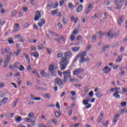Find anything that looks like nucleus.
Listing matches in <instances>:
<instances>
[{
  "label": "nucleus",
  "mask_w": 127,
  "mask_h": 127,
  "mask_svg": "<svg viewBox=\"0 0 127 127\" xmlns=\"http://www.w3.org/2000/svg\"><path fill=\"white\" fill-rule=\"evenodd\" d=\"M81 60H80V62L81 63H84V62H86V59H85V58H81Z\"/></svg>",
  "instance_id": "obj_57"
},
{
  "label": "nucleus",
  "mask_w": 127,
  "mask_h": 127,
  "mask_svg": "<svg viewBox=\"0 0 127 127\" xmlns=\"http://www.w3.org/2000/svg\"><path fill=\"white\" fill-rule=\"evenodd\" d=\"M64 57L67 58V57H70V56H71L72 55V53L70 51L66 52L64 54Z\"/></svg>",
  "instance_id": "obj_17"
},
{
  "label": "nucleus",
  "mask_w": 127,
  "mask_h": 127,
  "mask_svg": "<svg viewBox=\"0 0 127 127\" xmlns=\"http://www.w3.org/2000/svg\"><path fill=\"white\" fill-rule=\"evenodd\" d=\"M32 73H33V74H34L35 76H36L38 78H39V74L37 73V71H36V69H34L33 70H32Z\"/></svg>",
  "instance_id": "obj_30"
},
{
  "label": "nucleus",
  "mask_w": 127,
  "mask_h": 127,
  "mask_svg": "<svg viewBox=\"0 0 127 127\" xmlns=\"http://www.w3.org/2000/svg\"><path fill=\"white\" fill-rule=\"evenodd\" d=\"M107 48H110V45H107L103 46L102 49V51L103 52H106V49H107Z\"/></svg>",
  "instance_id": "obj_29"
},
{
  "label": "nucleus",
  "mask_w": 127,
  "mask_h": 127,
  "mask_svg": "<svg viewBox=\"0 0 127 127\" xmlns=\"http://www.w3.org/2000/svg\"><path fill=\"white\" fill-rule=\"evenodd\" d=\"M119 33H120L119 30L116 32L115 33L113 34L112 33V32L109 31L107 34V37H111V38L113 37H117L119 36Z\"/></svg>",
  "instance_id": "obj_4"
},
{
  "label": "nucleus",
  "mask_w": 127,
  "mask_h": 127,
  "mask_svg": "<svg viewBox=\"0 0 127 127\" xmlns=\"http://www.w3.org/2000/svg\"><path fill=\"white\" fill-rule=\"evenodd\" d=\"M27 86H32V82L27 81L26 82Z\"/></svg>",
  "instance_id": "obj_56"
},
{
  "label": "nucleus",
  "mask_w": 127,
  "mask_h": 127,
  "mask_svg": "<svg viewBox=\"0 0 127 127\" xmlns=\"http://www.w3.org/2000/svg\"><path fill=\"white\" fill-rule=\"evenodd\" d=\"M95 96H96L97 98H101L103 96V94H102L101 91H99L95 93Z\"/></svg>",
  "instance_id": "obj_20"
},
{
  "label": "nucleus",
  "mask_w": 127,
  "mask_h": 127,
  "mask_svg": "<svg viewBox=\"0 0 127 127\" xmlns=\"http://www.w3.org/2000/svg\"><path fill=\"white\" fill-rule=\"evenodd\" d=\"M64 75V83L67 82V79L71 77V70H67L63 72Z\"/></svg>",
  "instance_id": "obj_2"
},
{
  "label": "nucleus",
  "mask_w": 127,
  "mask_h": 127,
  "mask_svg": "<svg viewBox=\"0 0 127 127\" xmlns=\"http://www.w3.org/2000/svg\"><path fill=\"white\" fill-rule=\"evenodd\" d=\"M82 39H83V38H82L81 36H78L76 38V40H78L79 41H80V40H82Z\"/></svg>",
  "instance_id": "obj_48"
},
{
  "label": "nucleus",
  "mask_w": 127,
  "mask_h": 127,
  "mask_svg": "<svg viewBox=\"0 0 127 127\" xmlns=\"http://www.w3.org/2000/svg\"><path fill=\"white\" fill-rule=\"evenodd\" d=\"M18 100L17 99H16V101L14 102L13 107L14 108L15 107H16V105L17 104Z\"/></svg>",
  "instance_id": "obj_53"
},
{
  "label": "nucleus",
  "mask_w": 127,
  "mask_h": 127,
  "mask_svg": "<svg viewBox=\"0 0 127 127\" xmlns=\"http://www.w3.org/2000/svg\"><path fill=\"white\" fill-rule=\"evenodd\" d=\"M82 9H83V5L80 4L77 8V12H81L82 11Z\"/></svg>",
  "instance_id": "obj_23"
},
{
  "label": "nucleus",
  "mask_w": 127,
  "mask_h": 127,
  "mask_svg": "<svg viewBox=\"0 0 127 127\" xmlns=\"http://www.w3.org/2000/svg\"><path fill=\"white\" fill-rule=\"evenodd\" d=\"M79 50H80V47H75L72 49V51H73L74 52H77L79 51Z\"/></svg>",
  "instance_id": "obj_33"
},
{
  "label": "nucleus",
  "mask_w": 127,
  "mask_h": 127,
  "mask_svg": "<svg viewBox=\"0 0 127 127\" xmlns=\"http://www.w3.org/2000/svg\"><path fill=\"white\" fill-rule=\"evenodd\" d=\"M79 58V55H77L75 58L74 59V60L73 61V63H76V62L78 60V59Z\"/></svg>",
  "instance_id": "obj_42"
},
{
  "label": "nucleus",
  "mask_w": 127,
  "mask_h": 127,
  "mask_svg": "<svg viewBox=\"0 0 127 127\" xmlns=\"http://www.w3.org/2000/svg\"><path fill=\"white\" fill-rule=\"evenodd\" d=\"M42 96L44 98H47V99H49L51 97V95L49 93L48 94H44L42 95Z\"/></svg>",
  "instance_id": "obj_31"
},
{
  "label": "nucleus",
  "mask_w": 127,
  "mask_h": 127,
  "mask_svg": "<svg viewBox=\"0 0 127 127\" xmlns=\"http://www.w3.org/2000/svg\"><path fill=\"white\" fill-rule=\"evenodd\" d=\"M20 51H21V50H20V49H18L16 52H14L13 54L17 57L18 56V54L20 53Z\"/></svg>",
  "instance_id": "obj_37"
},
{
  "label": "nucleus",
  "mask_w": 127,
  "mask_h": 127,
  "mask_svg": "<svg viewBox=\"0 0 127 127\" xmlns=\"http://www.w3.org/2000/svg\"><path fill=\"white\" fill-rule=\"evenodd\" d=\"M64 1H65V0H61L60 1V6H62V5H63V4H64Z\"/></svg>",
  "instance_id": "obj_50"
},
{
  "label": "nucleus",
  "mask_w": 127,
  "mask_h": 127,
  "mask_svg": "<svg viewBox=\"0 0 127 127\" xmlns=\"http://www.w3.org/2000/svg\"><path fill=\"white\" fill-rule=\"evenodd\" d=\"M8 42L9 44H13V43H14V41L10 39L8 40Z\"/></svg>",
  "instance_id": "obj_54"
},
{
  "label": "nucleus",
  "mask_w": 127,
  "mask_h": 127,
  "mask_svg": "<svg viewBox=\"0 0 127 127\" xmlns=\"http://www.w3.org/2000/svg\"><path fill=\"white\" fill-rule=\"evenodd\" d=\"M125 18V16L124 15H122L118 18V24L120 26H122V24H123V21H124V19Z\"/></svg>",
  "instance_id": "obj_8"
},
{
  "label": "nucleus",
  "mask_w": 127,
  "mask_h": 127,
  "mask_svg": "<svg viewBox=\"0 0 127 127\" xmlns=\"http://www.w3.org/2000/svg\"><path fill=\"white\" fill-rule=\"evenodd\" d=\"M44 47V45L43 44H40L38 46V48L40 50H41L42 49H43Z\"/></svg>",
  "instance_id": "obj_40"
},
{
  "label": "nucleus",
  "mask_w": 127,
  "mask_h": 127,
  "mask_svg": "<svg viewBox=\"0 0 127 127\" xmlns=\"http://www.w3.org/2000/svg\"><path fill=\"white\" fill-rule=\"evenodd\" d=\"M10 51V48L9 47H7L4 49V52L2 51L3 53H8V52Z\"/></svg>",
  "instance_id": "obj_36"
},
{
  "label": "nucleus",
  "mask_w": 127,
  "mask_h": 127,
  "mask_svg": "<svg viewBox=\"0 0 127 127\" xmlns=\"http://www.w3.org/2000/svg\"><path fill=\"white\" fill-rule=\"evenodd\" d=\"M19 66H20V67H18ZM13 67L16 68L17 69L19 68L20 71H23V70L25 69L24 66H23V65H21L20 63L18 62H16L15 64L13 65Z\"/></svg>",
  "instance_id": "obj_5"
},
{
  "label": "nucleus",
  "mask_w": 127,
  "mask_h": 127,
  "mask_svg": "<svg viewBox=\"0 0 127 127\" xmlns=\"http://www.w3.org/2000/svg\"><path fill=\"white\" fill-rule=\"evenodd\" d=\"M51 13L52 15H54V14H56L57 16H62V14L61 13V12H59V14H58V9L52 11L51 12Z\"/></svg>",
  "instance_id": "obj_10"
},
{
  "label": "nucleus",
  "mask_w": 127,
  "mask_h": 127,
  "mask_svg": "<svg viewBox=\"0 0 127 127\" xmlns=\"http://www.w3.org/2000/svg\"><path fill=\"white\" fill-rule=\"evenodd\" d=\"M62 62L60 63V65H61V70L63 71L66 69L67 67V65H68V59L65 57H63L61 59Z\"/></svg>",
  "instance_id": "obj_1"
},
{
  "label": "nucleus",
  "mask_w": 127,
  "mask_h": 127,
  "mask_svg": "<svg viewBox=\"0 0 127 127\" xmlns=\"http://www.w3.org/2000/svg\"><path fill=\"white\" fill-rule=\"evenodd\" d=\"M123 60V56H119L116 60V62H121Z\"/></svg>",
  "instance_id": "obj_32"
},
{
  "label": "nucleus",
  "mask_w": 127,
  "mask_h": 127,
  "mask_svg": "<svg viewBox=\"0 0 127 127\" xmlns=\"http://www.w3.org/2000/svg\"><path fill=\"white\" fill-rule=\"evenodd\" d=\"M27 69L29 72H30V71L32 70V68H31V65H30V64H29L27 67Z\"/></svg>",
  "instance_id": "obj_43"
},
{
  "label": "nucleus",
  "mask_w": 127,
  "mask_h": 127,
  "mask_svg": "<svg viewBox=\"0 0 127 127\" xmlns=\"http://www.w3.org/2000/svg\"><path fill=\"white\" fill-rule=\"evenodd\" d=\"M49 70L51 75H54V65L51 64L49 67Z\"/></svg>",
  "instance_id": "obj_12"
},
{
  "label": "nucleus",
  "mask_w": 127,
  "mask_h": 127,
  "mask_svg": "<svg viewBox=\"0 0 127 127\" xmlns=\"http://www.w3.org/2000/svg\"><path fill=\"white\" fill-rule=\"evenodd\" d=\"M81 72H84V69L83 68H77L73 71V75H78Z\"/></svg>",
  "instance_id": "obj_9"
},
{
  "label": "nucleus",
  "mask_w": 127,
  "mask_h": 127,
  "mask_svg": "<svg viewBox=\"0 0 127 127\" xmlns=\"http://www.w3.org/2000/svg\"><path fill=\"white\" fill-rule=\"evenodd\" d=\"M121 106L122 107H126V106H127V102L124 101L121 103Z\"/></svg>",
  "instance_id": "obj_59"
},
{
  "label": "nucleus",
  "mask_w": 127,
  "mask_h": 127,
  "mask_svg": "<svg viewBox=\"0 0 127 127\" xmlns=\"http://www.w3.org/2000/svg\"><path fill=\"white\" fill-rule=\"evenodd\" d=\"M72 34H73V35H75V34H78V30H74L72 32Z\"/></svg>",
  "instance_id": "obj_60"
},
{
  "label": "nucleus",
  "mask_w": 127,
  "mask_h": 127,
  "mask_svg": "<svg viewBox=\"0 0 127 127\" xmlns=\"http://www.w3.org/2000/svg\"><path fill=\"white\" fill-rule=\"evenodd\" d=\"M55 116L56 117H57V118H60V117L61 116V112H60V111H56L55 113Z\"/></svg>",
  "instance_id": "obj_25"
},
{
  "label": "nucleus",
  "mask_w": 127,
  "mask_h": 127,
  "mask_svg": "<svg viewBox=\"0 0 127 127\" xmlns=\"http://www.w3.org/2000/svg\"><path fill=\"white\" fill-rule=\"evenodd\" d=\"M68 6L69 8H74V5H73V3H68Z\"/></svg>",
  "instance_id": "obj_41"
},
{
  "label": "nucleus",
  "mask_w": 127,
  "mask_h": 127,
  "mask_svg": "<svg viewBox=\"0 0 127 127\" xmlns=\"http://www.w3.org/2000/svg\"><path fill=\"white\" fill-rule=\"evenodd\" d=\"M70 40H71V41H74L75 40V36H74V35L70 36Z\"/></svg>",
  "instance_id": "obj_58"
},
{
  "label": "nucleus",
  "mask_w": 127,
  "mask_h": 127,
  "mask_svg": "<svg viewBox=\"0 0 127 127\" xmlns=\"http://www.w3.org/2000/svg\"><path fill=\"white\" fill-rule=\"evenodd\" d=\"M4 66L3 68H6V67H7V63H8V62L7 61L5 60V62L4 63Z\"/></svg>",
  "instance_id": "obj_47"
},
{
  "label": "nucleus",
  "mask_w": 127,
  "mask_h": 127,
  "mask_svg": "<svg viewBox=\"0 0 127 127\" xmlns=\"http://www.w3.org/2000/svg\"><path fill=\"white\" fill-rule=\"evenodd\" d=\"M98 35L99 36V38L101 39L103 38V36H104V35H106V33L105 32H102V31H100L98 32Z\"/></svg>",
  "instance_id": "obj_18"
},
{
  "label": "nucleus",
  "mask_w": 127,
  "mask_h": 127,
  "mask_svg": "<svg viewBox=\"0 0 127 127\" xmlns=\"http://www.w3.org/2000/svg\"><path fill=\"white\" fill-rule=\"evenodd\" d=\"M39 18H41V13L40 12V11H37L35 13L34 20H39Z\"/></svg>",
  "instance_id": "obj_7"
},
{
  "label": "nucleus",
  "mask_w": 127,
  "mask_h": 127,
  "mask_svg": "<svg viewBox=\"0 0 127 127\" xmlns=\"http://www.w3.org/2000/svg\"><path fill=\"white\" fill-rule=\"evenodd\" d=\"M104 113H101L100 115L98 117V123H101L102 121H103V119H104Z\"/></svg>",
  "instance_id": "obj_14"
},
{
  "label": "nucleus",
  "mask_w": 127,
  "mask_h": 127,
  "mask_svg": "<svg viewBox=\"0 0 127 127\" xmlns=\"http://www.w3.org/2000/svg\"><path fill=\"white\" fill-rule=\"evenodd\" d=\"M121 112L122 113H121V115H123L124 114V113H127V109H124L121 110Z\"/></svg>",
  "instance_id": "obj_39"
},
{
  "label": "nucleus",
  "mask_w": 127,
  "mask_h": 127,
  "mask_svg": "<svg viewBox=\"0 0 127 127\" xmlns=\"http://www.w3.org/2000/svg\"><path fill=\"white\" fill-rule=\"evenodd\" d=\"M31 54L36 58H37V57H38L39 56V54H38V52H36L35 53H31Z\"/></svg>",
  "instance_id": "obj_28"
},
{
  "label": "nucleus",
  "mask_w": 127,
  "mask_h": 127,
  "mask_svg": "<svg viewBox=\"0 0 127 127\" xmlns=\"http://www.w3.org/2000/svg\"><path fill=\"white\" fill-rule=\"evenodd\" d=\"M86 55H87V52H86V51H83L80 54V55H79V57H80V58H83L85 57Z\"/></svg>",
  "instance_id": "obj_19"
},
{
  "label": "nucleus",
  "mask_w": 127,
  "mask_h": 127,
  "mask_svg": "<svg viewBox=\"0 0 127 127\" xmlns=\"http://www.w3.org/2000/svg\"><path fill=\"white\" fill-rule=\"evenodd\" d=\"M36 89H37V90H44V88L43 87H40L37 85H35Z\"/></svg>",
  "instance_id": "obj_49"
},
{
  "label": "nucleus",
  "mask_w": 127,
  "mask_h": 127,
  "mask_svg": "<svg viewBox=\"0 0 127 127\" xmlns=\"http://www.w3.org/2000/svg\"><path fill=\"white\" fill-rule=\"evenodd\" d=\"M119 117L120 115L116 114L113 119V123H115V124H117V122H118V120H119Z\"/></svg>",
  "instance_id": "obj_16"
},
{
  "label": "nucleus",
  "mask_w": 127,
  "mask_h": 127,
  "mask_svg": "<svg viewBox=\"0 0 127 127\" xmlns=\"http://www.w3.org/2000/svg\"><path fill=\"white\" fill-rule=\"evenodd\" d=\"M28 117L29 118H33L34 116V113H30V114H29L28 115Z\"/></svg>",
  "instance_id": "obj_51"
},
{
  "label": "nucleus",
  "mask_w": 127,
  "mask_h": 127,
  "mask_svg": "<svg viewBox=\"0 0 127 127\" xmlns=\"http://www.w3.org/2000/svg\"><path fill=\"white\" fill-rule=\"evenodd\" d=\"M53 5V2H49L48 5L47 7H51Z\"/></svg>",
  "instance_id": "obj_46"
},
{
  "label": "nucleus",
  "mask_w": 127,
  "mask_h": 127,
  "mask_svg": "<svg viewBox=\"0 0 127 127\" xmlns=\"http://www.w3.org/2000/svg\"><path fill=\"white\" fill-rule=\"evenodd\" d=\"M104 3L105 5H109V4H110L111 2L109 0H107L104 1Z\"/></svg>",
  "instance_id": "obj_52"
},
{
  "label": "nucleus",
  "mask_w": 127,
  "mask_h": 127,
  "mask_svg": "<svg viewBox=\"0 0 127 127\" xmlns=\"http://www.w3.org/2000/svg\"><path fill=\"white\" fill-rule=\"evenodd\" d=\"M30 97H31V101H33V100H35V96H34V95H31Z\"/></svg>",
  "instance_id": "obj_63"
},
{
  "label": "nucleus",
  "mask_w": 127,
  "mask_h": 127,
  "mask_svg": "<svg viewBox=\"0 0 127 127\" xmlns=\"http://www.w3.org/2000/svg\"><path fill=\"white\" fill-rule=\"evenodd\" d=\"M12 54V52H9L8 54L6 55V61H7V62L10 60V55Z\"/></svg>",
  "instance_id": "obj_22"
},
{
  "label": "nucleus",
  "mask_w": 127,
  "mask_h": 127,
  "mask_svg": "<svg viewBox=\"0 0 127 127\" xmlns=\"http://www.w3.org/2000/svg\"><path fill=\"white\" fill-rule=\"evenodd\" d=\"M111 70V67H109V66L108 65L105 66L103 69V72L105 73V74H108V73H109V72H110Z\"/></svg>",
  "instance_id": "obj_11"
},
{
  "label": "nucleus",
  "mask_w": 127,
  "mask_h": 127,
  "mask_svg": "<svg viewBox=\"0 0 127 127\" xmlns=\"http://www.w3.org/2000/svg\"><path fill=\"white\" fill-rule=\"evenodd\" d=\"M24 121L25 122H26L27 123H31V122H32V120H31V118H26L24 119Z\"/></svg>",
  "instance_id": "obj_34"
},
{
  "label": "nucleus",
  "mask_w": 127,
  "mask_h": 127,
  "mask_svg": "<svg viewBox=\"0 0 127 127\" xmlns=\"http://www.w3.org/2000/svg\"><path fill=\"white\" fill-rule=\"evenodd\" d=\"M14 116V113H7L5 115V117H7V118H12Z\"/></svg>",
  "instance_id": "obj_26"
},
{
  "label": "nucleus",
  "mask_w": 127,
  "mask_h": 127,
  "mask_svg": "<svg viewBox=\"0 0 127 127\" xmlns=\"http://www.w3.org/2000/svg\"><path fill=\"white\" fill-rule=\"evenodd\" d=\"M58 85L60 87L63 86V81L60 78H57L55 79V85Z\"/></svg>",
  "instance_id": "obj_6"
},
{
  "label": "nucleus",
  "mask_w": 127,
  "mask_h": 127,
  "mask_svg": "<svg viewBox=\"0 0 127 127\" xmlns=\"http://www.w3.org/2000/svg\"><path fill=\"white\" fill-rule=\"evenodd\" d=\"M21 117L20 116H17L16 118H15V121L16 123H20L21 121Z\"/></svg>",
  "instance_id": "obj_27"
},
{
  "label": "nucleus",
  "mask_w": 127,
  "mask_h": 127,
  "mask_svg": "<svg viewBox=\"0 0 127 127\" xmlns=\"http://www.w3.org/2000/svg\"><path fill=\"white\" fill-rule=\"evenodd\" d=\"M92 8H93V5L92 4H90L86 10L85 13L86 14H88V13H89V12H90V11L92 10Z\"/></svg>",
  "instance_id": "obj_13"
},
{
  "label": "nucleus",
  "mask_w": 127,
  "mask_h": 127,
  "mask_svg": "<svg viewBox=\"0 0 127 127\" xmlns=\"http://www.w3.org/2000/svg\"><path fill=\"white\" fill-rule=\"evenodd\" d=\"M83 104L84 105V106H87V105H88V102L87 101H86V100L84 99L83 100Z\"/></svg>",
  "instance_id": "obj_61"
},
{
  "label": "nucleus",
  "mask_w": 127,
  "mask_h": 127,
  "mask_svg": "<svg viewBox=\"0 0 127 127\" xmlns=\"http://www.w3.org/2000/svg\"><path fill=\"white\" fill-rule=\"evenodd\" d=\"M23 55L25 57L26 60H28V62L29 63L30 62V58H29V56H28V54L26 53H23Z\"/></svg>",
  "instance_id": "obj_24"
},
{
  "label": "nucleus",
  "mask_w": 127,
  "mask_h": 127,
  "mask_svg": "<svg viewBox=\"0 0 127 127\" xmlns=\"http://www.w3.org/2000/svg\"><path fill=\"white\" fill-rule=\"evenodd\" d=\"M115 4L116 5V9H120L123 6V4L125 2V0H115Z\"/></svg>",
  "instance_id": "obj_3"
},
{
  "label": "nucleus",
  "mask_w": 127,
  "mask_h": 127,
  "mask_svg": "<svg viewBox=\"0 0 127 127\" xmlns=\"http://www.w3.org/2000/svg\"><path fill=\"white\" fill-rule=\"evenodd\" d=\"M46 126L43 125H42V124H39L38 125V127H46Z\"/></svg>",
  "instance_id": "obj_64"
},
{
  "label": "nucleus",
  "mask_w": 127,
  "mask_h": 127,
  "mask_svg": "<svg viewBox=\"0 0 127 127\" xmlns=\"http://www.w3.org/2000/svg\"><path fill=\"white\" fill-rule=\"evenodd\" d=\"M63 22L64 24H66V23H67V20L66 19V18H65L64 17H63Z\"/></svg>",
  "instance_id": "obj_44"
},
{
  "label": "nucleus",
  "mask_w": 127,
  "mask_h": 127,
  "mask_svg": "<svg viewBox=\"0 0 127 127\" xmlns=\"http://www.w3.org/2000/svg\"><path fill=\"white\" fill-rule=\"evenodd\" d=\"M88 95L90 97H93V96H94V92H93V91H91L89 93Z\"/></svg>",
  "instance_id": "obj_55"
},
{
  "label": "nucleus",
  "mask_w": 127,
  "mask_h": 127,
  "mask_svg": "<svg viewBox=\"0 0 127 127\" xmlns=\"http://www.w3.org/2000/svg\"><path fill=\"white\" fill-rule=\"evenodd\" d=\"M56 106L57 109H59V110H60L61 107H60V105H59V102H57L56 103Z\"/></svg>",
  "instance_id": "obj_62"
},
{
  "label": "nucleus",
  "mask_w": 127,
  "mask_h": 127,
  "mask_svg": "<svg viewBox=\"0 0 127 127\" xmlns=\"http://www.w3.org/2000/svg\"><path fill=\"white\" fill-rule=\"evenodd\" d=\"M8 98H3L2 100H1V102H2V103L3 102V103H6V102H7V101H8Z\"/></svg>",
  "instance_id": "obj_45"
},
{
  "label": "nucleus",
  "mask_w": 127,
  "mask_h": 127,
  "mask_svg": "<svg viewBox=\"0 0 127 127\" xmlns=\"http://www.w3.org/2000/svg\"><path fill=\"white\" fill-rule=\"evenodd\" d=\"M121 73H119L121 76H122V75H125L126 74V72L124 70H123V67H121Z\"/></svg>",
  "instance_id": "obj_38"
},
{
  "label": "nucleus",
  "mask_w": 127,
  "mask_h": 127,
  "mask_svg": "<svg viewBox=\"0 0 127 127\" xmlns=\"http://www.w3.org/2000/svg\"><path fill=\"white\" fill-rule=\"evenodd\" d=\"M45 23V20H44V19H41V22L38 23V25L40 27H42L43 24H44Z\"/></svg>",
  "instance_id": "obj_15"
},
{
  "label": "nucleus",
  "mask_w": 127,
  "mask_h": 127,
  "mask_svg": "<svg viewBox=\"0 0 127 127\" xmlns=\"http://www.w3.org/2000/svg\"><path fill=\"white\" fill-rule=\"evenodd\" d=\"M17 11L16 10H14L11 13V17H13V16H15L16 15Z\"/></svg>",
  "instance_id": "obj_35"
},
{
  "label": "nucleus",
  "mask_w": 127,
  "mask_h": 127,
  "mask_svg": "<svg viewBox=\"0 0 127 127\" xmlns=\"http://www.w3.org/2000/svg\"><path fill=\"white\" fill-rule=\"evenodd\" d=\"M19 30V24L16 23L15 26V30H14V32H16V31H18Z\"/></svg>",
  "instance_id": "obj_21"
}]
</instances>
